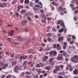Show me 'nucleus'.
I'll return each mask as SVG.
<instances>
[{"mask_svg": "<svg viewBox=\"0 0 78 78\" xmlns=\"http://www.w3.org/2000/svg\"><path fill=\"white\" fill-rule=\"evenodd\" d=\"M4 5H6V4L5 3H3L2 4H1V8H3L4 7Z\"/></svg>", "mask_w": 78, "mask_h": 78, "instance_id": "20", "label": "nucleus"}, {"mask_svg": "<svg viewBox=\"0 0 78 78\" xmlns=\"http://www.w3.org/2000/svg\"><path fill=\"white\" fill-rule=\"evenodd\" d=\"M72 38L73 39H76V37H75L74 35H73V36H72Z\"/></svg>", "mask_w": 78, "mask_h": 78, "instance_id": "47", "label": "nucleus"}, {"mask_svg": "<svg viewBox=\"0 0 78 78\" xmlns=\"http://www.w3.org/2000/svg\"><path fill=\"white\" fill-rule=\"evenodd\" d=\"M50 50V48H48L45 50V51H49Z\"/></svg>", "mask_w": 78, "mask_h": 78, "instance_id": "48", "label": "nucleus"}, {"mask_svg": "<svg viewBox=\"0 0 78 78\" xmlns=\"http://www.w3.org/2000/svg\"><path fill=\"white\" fill-rule=\"evenodd\" d=\"M53 48H57V50H61V48L60 47V44H57L56 46V44H54L53 46Z\"/></svg>", "mask_w": 78, "mask_h": 78, "instance_id": "2", "label": "nucleus"}, {"mask_svg": "<svg viewBox=\"0 0 78 78\" xmlns=\"http://www.w3.org/2000/svg\"><path fill=\"white\" fill-rule=\"evenodd\" d=\"M53 58H50L49 61V62H52V61H53Z\"/></svg>", "mask_w": 78, "mask_h": 78, "instance_id": "34", "label": "nucleus"}, {"mask_svg": "<svg viewBox=\"0 0 78 78\" xmlns=\"http://www.w3.org/2000/svg\"><path fill=\"white\" fill-rule=\"evenodd\" d=\"M32 51H33V50L31 49L29 51V52L30 53H31V52H32Z\"/></svg>", "mask_w": 78, "mask_h": 78, "instance_id": "53", "label": "nucleus"}, {"mask_svg": "<svg viewBox=\"0 0 78 78\" xmlns=\"http://www.w3.org/2000/svg\"><path fill=\"white\" fill-rule=\"evenodd\" d=\"M67 41L68 42H70L71 41V38H67Z\"/></svg>", "mask_w": 78, "mask_h": 78, "instance_id": "44", "label": "nucleus"}, {"mask_svg": "<svg viewBox=\"0 0 78 78\" xmlns=\"http://www.w3.org/2000/svg\"><path fill=\"white\" fill-rule=\"evenodd\" d=\"M19 56H16L15 57V59H19Z\"/></svg>", "mask_w": 78, "mask_h": 78, "instance_id": "45", "label": "nucleus"}, {"mask_svg": "<svg viewBox=\"0 0 78 78\" xmlns=\"http://www.w3.org/2000/svg\"><path fill=\"white\" fill-rule=\"evenodd\" d=\"M52 31L54 32L56 31V29L54 27L52 29Z\"/></svg>", "mask_w": 78, "mask_h": 78, "instance_id": "38", "label": "nucleus"}, {"mask_svg": "<svg viewBox=\"0 0 78 78\" xmlns=\"http://www.w3.org/2000/svg\"><path fill=\"white\" fill-rule=\"evenodd\" d=\"M36 67H38V68H40V65L39 64H37L36 65Z\"/></svg>", "mask_w": 78, "mask_h": 78, "instance_id": "40", "label": "nucleus"}, {"mask_svg": "<svg viewBox=\"0 0 78 78\" xmlns=\"http://www.w3.org/2000/svg\"><path fill=\"white\" fill-rule=\"evenodd\" d=\"M62 59H63V57L62 56H58L57 58V60L58 61H61V60H62Z\"/></svg>", "mask_w": 78, "mask_h": 78, "instance_id": "9", "label": "nucleus"}, {"mask_svg": "<svg viewBox=\"0 0 78 78\" xmlns=\"http://www.w3.org/2000/svg\"><path fill=\"white\" fill-rule=\"evenodd\" d=\"M25 73L26 75H31V73L28 71L26 72Z\"/></svg>", "mask_w": 78, "mask_h": 78, "instance_id": "28", "label": "nucleus"}, {"mask_svg": "<svg viewBox=\"0 0 78 78\" xmlns=\"http://www.w3.org/2000/svg\"><path fill=\"white\" fill-rule=\"evenodd\" d=\"M17 39L18 41H20V42H22L23 41V39L20 36H18L17 37Z\"/></svg>", "mask_w": 78, "mask_h": 78, "instance_id": "6", "label": "nucleus"}, {"mask_svg": "<svg viewBox=\"0 0 78 78\" xmlns=\"http://www.w3.org/2000/svg\"><path fill=\"white\" fill-rule=\"evenodd\" d=\"M51 3L53 5H54V6H57V5H58V4L57 3H56V2L55 1L52 2Z\"/></svg>", "mask_w": 78, "mask_h": 78, "instance_id": "16", "label": "nucleus"}, {"mask_svg": "<svg viewBox=\"0 0 78 78\" xmlns=\"http://www.w3.org/2000/svg\"><path fill=\"white\" fill-rule=\"evenodd\" d=\"M25 3L26 4H28L29 3V1L28 0H25Z\"/></svg>", "mask_w": 78, "mask_h": 78, "instance_id": "25", "label": "nucleus"}, {"mask_svg": "<svg viewBox=\"0 0 78 78\" xmlns=\"http://www.w3.org/2000/svg\"><path fill=\"white\" fill-rule=\"evenodd\" d=\"M28 58V56L27 55H24L23 57V60H25V59H27V58Z\"/></svg>", "mask_w": 78, "mask_h": 78, "instance_id": "22", "label": "nucleus"}, {"mask_svg": "<svg viewBox=\"0 0 78 78\" xmlns=\"http://www.w3.org/2000/svg\"><path fill=\"white\" fill-rule=\"evenodd\" d=\"M35 6L36 8H39V9H41V8H42L41 7V6L39 5H35Z\"/></svg>", "mask_w": 78, "mask_h": 78, "instance_id": "18", "label": "nucleus"}, {"mask_svg": "<svg viewBox=\"0 0 78 78\" xmlns=\"http://www.w3.org/2000/svg\"><path fill=\"white\" fill-rule=\"evenodd\" d=\"M3 24V22H2V20H0V26L2 25Z\"/></svg>", "mask_w": 78, "mask_h": 78, "instance_id": "29", "label": "nucleus"}, {"mask_svg": "<svg viewBox=\"0 0 78 78\" xmlns=\"http://www.w3.org/2000/svg\"><path fill=\"white\" fill-rule=\"evenodd\" d=\"M47 40H48V41H49V42H51V41L52 40L51 39V38H50V37H48L47 38Z\"/></svg>", "mask_w": 78, "mask_h": 78, "instance_id": "26", "label": "nucleus"}, {"mask_svg": "<svg viewBox=\"0 0 78 78\" xmlns=\"http://www.w3.org/2000/svg\"><path fill=\"white\" fill-rule=\"evenodd\" d=\"M42 17L43 19H47V17H46V16L44 15V14H42Z\"/></svg>", "mask_w": 78, "mask_h": 78, "instance_id": "15", "label": "nucleus"}, {"mask_svg": "<svg viewBox=\"0 0 78 78\" xmlns=\"http://www.w3.org/2000/svg\"><path fill=\"white\" fill-rule=\"evenodd\" d=\"M64 39L63 38V37H60L58 38V41H60V42H61V41H62Z\"/></svg>", "mask_w": 78, "mask_h": 78, "instance_id": "10", "label": "nucleus"}, {"mask_svg": "<svg viewBox=\"0 0 78 78\" xmlns=\"http://www.w3.org/2000/svg\"><path fill=\"white\" fill-rule=\"evenodd\" d=\"M62 55L63 56H65V58L68 57V55H67V52H65L62 54Z\"/></svg>", "mask_w": 78, "mask_h": 78, "instance_id": "12", "label": "nucleus"}, {"mask_svg": "<svg viewBox=\"0 0 78 78\" xmlns=\"http://www.w3.org/2000/svg\"><path fill=\"white\" fill-rule=\"evenodd\" d=\"M20 69L19 66H16L14 68V71L16 73L18 72V70H19Z\"/></svg>", "mask_w": 78, "mask_h": 78, "instance_id": "4", "label": "nucleus"}, {"mask_svg": "<svg viewBox=\"0 0 78 78\" xmlns=\"http://www.w3.org/2000/svg\"><path fill=\"white\" fill-rule=\"evenodd\" d=\"M27 61H24L23 63V65L21 66V67H23V66H24L25 65H26V64H27Z\"/></svg>", "mask_w": 78, "mask_h": 78, "instance_id": "21", "label": "nucleus"}, {"mask_svg": "<svg viewBox=\"0 0 78 78\" xmlns=\"http://www.w3.org/2000/svg\"><path fill=\"white\" fill-rule=\"evenodd\" d=\"M45 22H46V21L44 20H41V22L43 23H45Z\"/></svg>", "mask_w": 78, "mask_h": 78, "instance_id": "32", "label": "nucleus"}, {"mask_svg": "<svg viewBox=\"0 0 78 78\" xmlns=\"http://www.w3.org/2000/svg\"><path fill=\"white\" fill-rule=\"evenodd\" d=\"M63 49H64V50H65V49H66V46H63Z\"/></svg>", "mask_w": 78, "mask_h": 78, "instance_id": "63", "label": "nucleus"}, {"mask_svg": "<svg viewBox=\"0 0 78 78\" xmlns=\"http://www.w3.org/2000/svg\"><path fill=\"white\" fill-rule=\"evenodd\" d=\"M11 76H12L11 75H9L7 76H6V77L7 78H11Z\"/></svg>", "mask_w": 78, "mask_h": 78, "instance_id": "49", "label": "nucleus"}, {"mask_svg": "<svg viewBox=\"0 0 78 78\" xmlns=\"http://www.w3.org/2000/svg\"><path fill=\"white\" fill-rule=\"evenodd\" d=\"M20 8V9H22V8H23V5H20L19 6H18Z\"/></svg>", "mask_w": 78, "mask_h": 78, "instance_id": "36", "label": "nucleus"}, {"mask_svg": "<svg viewBox=\"0 0 78 78\" xmlns=\"http://www.w3.org/2000/svg\"><path fill=\"white\" fill-rule=\"evenodd\" d=\"M16 63H17V62L15 61V62H14L12 63V66H14V65H15V64H16Z\"/></svg>", "mask_w": 78, "mask_h": 78, "instance_id": "31", "label": "nucleus"}, {"mask_svg": "<svg viewBox=\"0 0 78 78\" xmlns=\"http://www.w3.org/2000/svg\"><path fill=\"white\" fill-rule=\"evenodd\" d=\"M58 9L60 10V12H61V11H65L66 10V9L62 8L61 6H59L58 7Z\"/></svg>", "mask_w": 78, "mask_h": 78, "instance_id": "5", "label": "nucleus"}, {"mask_svg": "<svg viewBox=\"0 0 78 78\" xmlns=\"http://www.w3.org/2000/svg\"><path fill=\"white\" fill-rule=\"evenodd\" d=\"M23 59V56H21L20 57V59Z\"/></svg>", "mask_w": 78, "mask_h": 78, "instance_id": "55", "label": "nucleus"}, {"mask_svg": "<svg viewBox=\"0 0 78 78\" xmlns=\"http://www.w3.org/2000/svg\"><path fill=\"white\" fill-rule=\"evenodd\" d=\"M14 31H15V30H11V31H10L9 33V35H10V36H12L13 35V33Z\"/></svg>", "mask_w": 78, "mask_h": 78, "instance_id": "11", "label": "nucleus"}, {"mask_svg": "<svg viewBox=\"0 0 78 78\" xmlns=\"http://www.w3.org/2000/svg\"><path fill=\"white\" fill-rule=\"evenodd\" d=\"M67 31V29L66 28H64L63 32L64 33H66V31Z\"/></svg>", "mask_w": 78, "mask_h": 78, "instance_id": "23", "label": "nucleus"}, {"mask_svg": "<svg viewBox=\"0 0 78 78\" xmlns=\"http://www.w3.org/2000/svg\"><path fill=\"white\" fill-rule=\"evenodd\" d=\"M50 69L51 68H50V66H47L45 68V69L47 70H50Z\"/></svg>", "mask_w": 78, "mask_h": 78, "instance_id": "19", "label": "nucleus"}, {"mask_svg": "<svg viewBox=\"0 0 78 78\" xmlns=\"http://www.w3.org/2000/svg\"><path fill=\"white\" fill-rule=\"evenodd\" d=\"M71 61H75V58H74V57L72 58H71Z\"/></svg>", "mask_w": 78, "mask_h": 78, "instance_id": "35", "label": "nucleus"}, {"mask_svg": "<svg viewBox=\"0 0 78 78\" xmlns=\"http://www.w3.org/2000/svg\"><path fill=\"white\" fill-rule=\"evenodd\" d=\"M73 68H69V70L70 71H72L73 70Z\"/></svg>", "mask_w": 78, "mask_h": 78, "instance_id": "61", "label": "nucleus"}, {"mask_svg": "<svg viewBox=\"0 0 78 78\" xmlns=\"http://www.w3.org/2000/svg\"><path fill=\"white\" fill-rule=\"evenodd\" d=\"M53 73H57V70L56 69H54L53 71Z\"/></svg>", "mask_w": 78, "mask_h": 78, "instance_id": "57", "label": "nucleus"}, {"mask_svg": "<svg viewBox=\"0 0 78 78\" xmlns=\"http://www.w3.org/2000/svg\"><path fill=\"white\" fill-rule=\"evenodd\" d=\"M60 67L61 69H63L64 67V65H61L59 66Z\"/></svg>", "mask_w": 78, "mask_h": 78, "instance_id": "43", "label": "nucleus"}, {"mask_svg": "<svg viewBox=\"0 0 78 78\" xmlns=\"http://www.w3.org/2000/svg\"><path fill=\"white\" fill-rule=\"evenodd\" d=\"M7 66H8L7 64H5L4 65V66L2 67V68L3 69H5L6 67H7Z\"/></svg>", "mask_w": 78, "mask_h": 78, "instance_id": "13", "label": "nucleus"}, {"mask_svg": "<svg viewBox=\"0 0 78 78\" xmlns=\"http://www.w3.org/2000/svg\"><path fill=\"white\" fill-rule=\"evenodd\" d=\"M44 58H45L46 59H48V56L45 55L44 56Z\"/></svg>", "mask_w": 78, "mask_h": 78, "instance_id": "46", "label": "nucleus"}, {"mask_svg": "<svg viewBox=\"0 0 78 78\" xmlns=\"http://www.w3.org/2000/svg\"><path fill=\"white\" fill-rule=\"evenodd\" d=\"M40 12L42 14L44 12V10H43V9H41Z\"/></svg>", "mask_w": 78, "mask_h": 78, "instance_id": "37", "label": "nucleus"}, {"mask_svg": "<svg viewBox=\"0 0 78 78\" xmlns=\"http://www.w3.org/2000/svg\"><path fill=\"white\" fill-rule=\"evenodd\" d=\"M14 45H19V44L17 42H15L14 43Z\"/></svg>", "mask_w": 78, "mask_h": 78, "instance_id": "39", "label": "nucleus"}, {"mask_svg": "<svg viewBox=\"0 0 78 78\" xmlns=\"http://www.w3.org/2000/svg\"><path fill=\"white\" fill-rule=\"evenodd\" d=\"M47 35L48 36H51V33H49L48 34H47Z\"/></svg>", "mask_w": 78, "mask_h": 78, "instance_id": "51", "label": "nucleus"}, {"mask_svg": "<svg viewBox=\"0 0 78 78\" xmlns=\"http://www.w3.org/2000/svg\"><path fill=\"white\" fill-rule=\"evenodd\" d=\"M24 1V0H20V3H23Z\"/></svg>", "mask_w": 78, "mask_h": 78, "instance_id": "56", "label": "nucleus"}, {"mask_svg": "<svg viewBox=\"0 0 78 78\" xmlns=\"http://www.w3.org/2000/svg\"><path fill=\"white\" fill-rule=\"evenodd\" d=\"M56 54H57V52L55 51H51L49 53V55H50L51 57H53V56H56Z\"/></svg>", "mask_w": 78, "mask_h": 78, "instance_id": "1", "label": "nucleus"}, {"mask_svg": "<svg viewBox=\"0 0 78 78\" xmlns=\"http://www.w3.org/2000/svg\"><path fill=\"white\" fill-rule=\"evenodd\" d=\"M55 69L57 71H59L60 70V68L59 66H55Z\"/></svg>", "mask_w": 78, "mask_h": 78, "instance_id": "14", "label": "nucleus"}, {"mask_svg": "<svg viewBox=\"0 0 78 78\" xmlns=\"http://www.w3.org/2000/svg\"><path fill=\"white\" fill-rule=\"evenodd\" d=\"M25 10H21L20 13L22 14H23V13H25Z\"/></svg>", "mask_w": 78, "mask_h": 78, "instance_id": "24", "label": "nucleus"}, {"mask_svg": "<svg viewBox=\"0 0 78 78\" xmlns=\"http://www.w3.org/2000/svg\"><path fill=\"white\" fill-rule=\"evenodd\" d=\"M72 9L74 11V10H75V9H76V8L74 7H72Z\"/></svg>", "mask_w": 78, "mask_h": 78, "instance_id": "59", "label": "nucleus"}, {"mask_svg": "<svg viewBox=\"0 0 78 78\" xmlns=\"http://www.w3.org/2000/svg\"><path fill=\"white\" fill-rule=\"evenodd\" d=\"M59 52L60 53H61V54L63 53H64V51L63 50L61 51H59Z\"/></svg>", "mask_w": 78, "mask_h": 78, "instance_id": "60", "label": "nucleus"}, {"mask_svg": "<svg viewBox=\"0 0 78 78\" xmlns=\"http://www.w3.org/2000/svg\"><path fill=\"white\" fill-rule=\"evenodd\" d=\"M41 69H38L37 70V72H38V73H40V72H41Z\"/></svg>", "mask_w": 78, "mask_h": 78, "instance_id": "30", "label": "nucleus"}, {"mask_svg": "<svg viewBox=\"0 0 78 78\" xmlns=\"http://www.w3.org/2000/svg\"><path fill=\"white\" fill-rule=\"evenodd\" d=\"M43 76H47V73H45L43 74Z\"/></svg>", "mask_w": 78, "mask_h": 78, "instance_id": "42", "label": "nucleus"}, {"mask_svg": "<svg viewBox=\"0 0 78 78\" xmlns=\"http://www.w3.org/2000/svg\"><path fill=\"white\" fill-rule=\"evenodd\" d=\"M27 19H28V20H29L30 21H31V18H30V17L27 16Z\"/></svg>", "mask_w": 78, "mask_h": 78, "instance_id": "62", "label": "nucleus"}, {"mask_svg": "<svg viewBox=\"0 0 78 78\" xmlns=\"http://www.w3.org/2000/svg\"><path fill=\"white\" fill-rule=\"evenodd\" d=\"M34 78H38V75H37L34 76Z\"/></svg>", "mask_w": 78, "mask_h": 78, "instance_id": "64", "label": "nucleus"}, {"mask_svg": "<svg viewBox=\"0 0 78 78\" xmlns=\"http://www.w3.org/2000/svg\"><path fill=\"white\" fill-rule=\"evenodd\" d=\"M33 3L32 2H31L30 4V6H33Z\"/></svg>", "mask_w": 78, "mask_h": 78, "instance_id": "54", "label": "nucleus"}, {"mask_svg": "<svg viewBox=\"0 0 78 78\" xmlns=\"http://www.w3.org/2000/svg\"><path fill=\"white\" fill-rule=\"evenodd\" d=\"M14 56V55L13 54H12L10 55V57L11 58H13Z\"/></svg>", "mask_w": 78, "mask_h": 78, "instance_id": "52", "label": "nucleus"}, {"mask_svg": "<svg viewBox=\"0 0 78 78\" xmlns=\"http://www.w3.org/2000/svg\"><path fill=\"white\" fill-rule=\"evenodd\" d=\"M74 58L76 59V60L74 62V63H76V62H78V60L77 59H78V56L77 55H75L74 56Z\"/></svg>", "mask_w": 78, "mask_h": 78, "instance_id": "7", "label": "nucleus"}, {"mask_svg": "<svg viewBox=\"0 0 78 78\" xmlns=\"http://www.w3.org/2000/svg\"><path fill=\"white\" fill-rule=\"evenodd\" d=\"M61 27H64V28H65V26L64 25V23L63 21L62 20H60V21H58L57 22V24H61Z\"/></svg>", "mask_w": 78, "mask_h": 78, "instance_id": "3", "label": "nucleus"}, {"mask_svg": "<svg viewBox=\"0 0 78 78\" xmlns=\"http://www.w3.org/2000/svg\"><path fill=\"white\" fill-rule=\"evenodd\" d=\"M5 54H6V55H10V53H9V52H5Z\"/></svg>", "mask_w": 78, "mask_h": 78, "instance_id": "58", "label": "nucleus"}, {"mask_svg": "<svg viewBox=\"0 0 78 78\" xmlns=\"http://www.w3.org/2000/svg\"><path fill=\"white\" fill-rule=\"evenodd\" d=\"M73 73L74 75H77V74H78V69H75L73 71Z\"/></svg>", "mask_w": 78, "mask_h": 78, "instance_id": "8", "label": "nucleus"}, {"mask_svg": "<svg viewBox=\"0 0 78 78\" xmlns=\"http://www.w3.org/2000/svg\"><path fill=\"white\" fill-rule=\"evenodd\" d=\"M64 30V28H62L61 29H60L59 30H58L59 33H62Z\"/></svg>", "mask_w": 78, "mask_h": 78, "instance_id": "17", "label": "nucleus"}, {"mask_svg": "<svg viewBox=\"0 0 78 78\" xmlns=\"http://www.w3.org/2000/svg\"><path fill=\"white\" fill-rule=\"evenodd\" d=\"M40 66H41V67H44V66H45V65L44 63H42V64H41L40 65Z\"/></svg>", "mask_w": 78, "mask_h": 78, "instance_id": "33", "label": "nucleus"}, {"mask_svg": "<svg viewBox=\"0 0 78 78\" xmlns=\"http://www.w3.org/2000/svg\"><path fill=\"white\" fill-rule=\"evenodd\" d=\"M24 73H22L21 75V76H22L23 77L24 76Z\"/></svg>", "mask_w": 78, "mask_h": 78, "instance_id": "50", "label": "nucleus"}, {"mask_svg": "<svg viewBox=\"0 0 78 78\" xmlns=\"http://www.w3.org/2000/svg\"><path fill=\"white\" fill-rule=\"evenodd\" d=\"M30 42H31V39H30L29 40H27L26 42V44H29Z\"/></svg>", "mask_w": 78, "mask_h": 78, "instance_id": "27", "label": "nucleus"}, {"mask_svg": "<svg viewBox=\"0 0 78 78\" xmlns=\"http://www.w3.org/2000/svg\"><path fill=\"white\" fill-rule=\"evenodd\" d=\"M15 15L16 17H19V13H18L17 12H16Z\"/></svg>", "mask_w": 78, "mask_h": 78, "instance_id": "41", "label": "nucleus"}]
</instances>
